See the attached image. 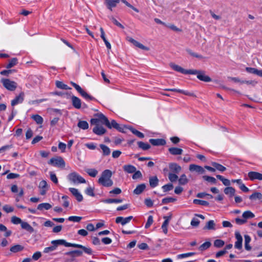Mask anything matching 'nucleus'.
I'll return each instance as SVG.
<instances>
[{
  "label": "nucleus",
  "mask_w": 262,
  "mask_h": 262,
  "mask_svg": "<svg viewBox=\"0 0 262 262\" xmlns=\"http://www.w3.org/2000/svg\"><path fill=\"white\" fill-rule=\"evenodd\" d=\"M112 172L110 170L106 169L102 171L101 177L99 178L98 182L104 187H111L113 185L111 179Z\"/></svg>",
  "instance_id": "f257e3e1"
},
{
  "label": "nucleus",
  "mask_w": 262,
  "mask_h": 262,
  "mask_svg": "<svg viewBox=\"0 0 262 262\" xmlns=\"http://www.w3.org/2000/svg\"><path fill=\"white\" fill-rule=\"evenodd\" d=\"M190 74L196 75L197 78L201 81L208 82L211 81V78L205 74L204 71H200L196 70H191Z\"/></svg>",
  "instance_id": "f03ea898"
},
{
  "label": "nucleus",
  "mask_w": 262,
  "mask_h": 262,
  "mask_svg": "<svg viewBox=\"0 0 262 262\" xmlns=\"http://www.w3.org/2000/svg\"><path fill=\"white\" fill-rule=\"evenodd\" d=\"M68 177L69 180L75 184L86 183L85 180L75 172H71Z\"/></svg>",
  "instance_id": "7ed1b4c3"
},
{
  "label": "nucleus",
  "mask_w": 262,
  "mask_h": 262,
  "mask_svg": "<svg viewBox=\"0 0 262 262\" xmlns=\"http://www.w3.org/2000/svg\"><path fill=\"white\" fill-rule=\"evenodd\" d=\"M48 164L57 167H63L65 162L62 158L56 156L51 158L48 162Z\"/></svg>",
  "instance_id": "20e7f679"
},
{
  "label": "nucleus",
  "mask_w": 262,
  "mask_h": 262,
  "mask_svg": "<svg viewBox=\"0 0 262 262\" xmlns=\"http://www.w3.org/2000/svg\"><path fill=\"white\" fill-rule=\"evenodd\" d=\"M1 82L3 86L9 91H14L17 88V83L9 79L2 78Z\"/></svg>",
  "instance_id": "39448f33"
},
{
  "label": "nucleus",
  "mask_w": 262,
  "mask_h": 262,
  "mask_svg": "<svg viewBox=\"0 0 262 262\" xmlns=\"http://www.w3.org/2000/svg\"><path fill=\"white\" fill-rule=\"evenodd\" d=\"M67 247H73L75 248H78L82 249L83 251L88 254H92V250L90 248L86 247L80 244H72L70 243L67 242Z\"/></svg>",
  "instance_id": "423d86ee"
},
{
  "label": "nucleus",
  "mask_w": 262,
  "mask_h": 262,
  "mask_svg": "<svg viewBox=\"0 0 262 262\" xmlns=\"http://www.w3.org/2000/svg\"><path fill=\"white\" fill-rule=\"evenodd\" d=\"M169 66L173 70L177 72H179L184 74H190L191 70H185L179 65L173 63H170Z\"/></svg>",
  "instance_id": "0eeeda50"
},
{
  "label": "nucleus",
  "mask_w": 262,
  "mask_h": 262,
  "mask_svg": "<svg viewBox=\"0 0 262 262\" xmlns=\"http://www.w3.org/2000/svg\"><path fill=\"white\" fill-rule=\"evenodd\" d=\"M235 237L236 241L235 243L234 247L237 249L241 250L242 248L243 237L239 231H235Z\"/></svg>",
  "instance_id": "6e6552de"
},
{
  "label": "nucleus",
  "mask_w": 262,
  "mask_h": 262,
  "mask_svg": "<svg viewBox=\"0 0 262 262\" xmlns=\"http://www.w3.org/2000/svg\"><path fill=\"white\" fill-rule=\"evenodd\" d=\"M108 128H114L121 133H124V128H127L125 126H121L115 120H112L111 122H110V125H106Z\"/></svg>",
  "instance_id": "1a4fd4ad"
},
{
  "label": "nucleus",
  "mask_w": 262,
  "mask_h": 262,
  "mask_svg": "<svg viewBox=\"0 0 262 262\" xmlns=\"http://www.w3.org/2000/svg\"><path fill=\"white\" fill-rule=\"evenodd\" d=\"M69 191L71 192L73 196L76 199L78 202L82 201L83 198L82 195L80 193L79 190L75 188H69Z\"/></svg>",
  "instance_id": "9d476101"
},
{
  "label": "nucleus",
  "mask_w": 262,
  "mask_h": 262,
  "mask_svg": "<svg viewBox=\"0 0 262 262\" xmlns=\"http://www.w3.org/2000/svg\"><path fill=\"white\" fill-rule=\"evenodd\" d=\"M119 2V0H104L105 5L111 11H112L113 8L116 7Z\"/></svg>",
  "instance_id": "9b49d317"
},
{
  "label": "nucleus",
  "mask_w": 262,
  "mask_h": 262,
  "mask_svg": "<svg viewBox=\"0 0 262 262\" xmlns=\"http://www.w3.org/2000/svg\"><path fill=\"white\" fill-rule=\"evenodd\" d=\"M133 218V216H129L125 218L122 216H118L116 218V223L117 224L120 223L122 226H124L128 223Z\"/></svg>",
  "instance_id": "f8f14e48"
},
{
  "label": "nucleus",
  "mask_w": 262,
  "mask_h": 262,
  "mask_svg": "<svg viewBox=\"0 0 262 262\" xmlns=\"http://www.w3.org/2000/svg\"><path fill=\"white\" fill-rule=\"evenodd\" d=\"M25 94L23 92L19 93V95L16 96L15 99L11 101V104L14 106L18 103H21L24 100Z\"/></svg>",
  "instance_id": "ddd939ff"
},
{
  "label": "nucleus",
  "mask_w": 262,
  "mask_h": 262,
  "mask_svg": "<svg viewBox=\"0 0 262 262\" xmlns=\"http://www.w3.org/2000/svg\"><path fill=\"white\" fill-rule=\"evenodd\" d=\"M248 176L250 180H262V174L258 172L250 171L248 173Z\"/></svg>",
  "instance_id": "4468645a"
},
{
  "label": "nucleus",
  "mask_w": 262,
  "mask_h": 262,
  "mask_svg": "<svg viewBox=\"0 0 262 262\" xmlns=\"http://www.w3.org/2000/svg\"><path fill=\"white\" fill-rule=\"evenodd\" d=\"M99 122H101V123L105 125H110V121L103 114L100 113L96 115Z\"/></svg>",
  "instance_id": "2eb2a0df"
},
{
  "label": "nucleus",
  "mask_w": 262,
  "mask_h": 262,
  "mask_svg": "<svg viewBox=\"0 0 262 262\" xmlns=\"http://www.w3.org/2000/svg\"><path fill=\"white\" fill-rule=\"evenodd\" d=\"M149 141L154 146L164 145L166 143L163 139H150Z\"/></svg>",
  "instance_id": "dca6fc26"
},
{
  "label": "nucleus",
  "mask_w": 262,
  "mask_h": 262,
  "mask_svg": "<svg viewBox=\"0 0 262 262\" xmlns=\"http://www.w3.org/2000/svg\"><path fill=\"white\" fill-rule=\"evenodd\" d=\"M93 132L97 135L101 136L106 132V130L102 126L97 125L93 128Z\"/></svg>",
  "instance_id": "f3484780"
},
{
  "label": "nucleus",
  "mask_w": 262,
  "mask_h": 262,
  "mask_svg": "<svg viewBox=\"0 0 262 262\" xmlns=\"http://www.w3.org/2000/svg\"><path fill=\"white\" fill-rule=\"evenodd\" d=\"M128 40L132 43L134 46H135L137 47H138L140 49H141L144 50L148 51L149 50V48L144 46L142 43H140L139 42L137 41V40H135L133 38H129Z\"/></svg>",
  "instance_id": "a211bd4d"
},
{
  "label": "nucleus",
  "mask_w": 262,
  "mask_h": 262,
  "mask_svg": "<svg viewBox=\"0 0 262 262\" xmlns=\"http://www.w3.org/2000/svg\"><path fill=\"white\" fill-rule=\"evenodd\" d=\"M71 100L72 105L75 108L79 109L81 108V102L79 98L75 96H73L71 97Z\"/></svg>",
  "instance_id": "6ab92c4d"
},
{
  "label": "nucleus",
  "mask_w": 262,
  "mask_h": 262,
  "mask_svg": "<svg viewBox=\"0 0 262 262\" xmlns=\"http://www.w3.org/2000/svg\"><path fill=\"white\" fill-rule=\"evenodd\" d=\"M189 169L190 171H194L201 174L205 172V170L202 166L195 164L190 165Z\"/></svg>",
  "instance_id": "aec40b11"
},
{
  "label": "nucleus",
  "mask_w": 262,
  "mask_h": 262,
  "mask_svg": "<svg viewBox=\"0 0 262 262\" xmlns=\"http://www.w3.org/2000/svg\"><path fill=\"white\" fill-rule=\"evenodd\" d=\"M159 179L157 176L150 177L149 178V185L152 188H155L159 184Z\"/></svg>",
  "instance_id": "412c9836"
},
{
  "label": "nucleus",
  "mask_w": 262,
  "mask_h": 262,
  "mask_svg": "<svg viewBox=\"0 0 262 262\" xmlns=\"http://www.w3.org/2000/svg\"><path fill=\"white\" fill-rule=\"evenodd\" d=\"M168 151L172 155H181L183 153V149L178 147H170L168 149Z\"/></svg>",
  "instance_id": "4be33fe9"
},
{
  "label": "nucleus",
  "mask_w": 262,
  "mask_h": 262,
  "mask_svg": "<svg viewBox=\"0 0 262 262\" xmlns=\"http://www.w3.org/2000/svg\"><path fill=\"white\" fill-rule=\"evenodd\" d=\"M169 167L171 171L175 173H179L181 170V167L174 163H170Z\"/></svg>",
  "instance_id": "5701e85b"
},
{
  "label": "nucleus",
  "mask_w": 262,
  "mask_h": 262,
  "mask_svg": "<svg viewBox=\"0 0 262 262\" xmlns=\"http://www.w3.org/2000/svg\"><path fill=\"white\" fill-rule=\"evenodd\" d=\"M24 247L21 245L17 244L12 246L10 248V251L12 253H17L18 252L22 251L24 249Z\"/></svg>",
  "instance_id": "b1692460"
},
{
  "label": "nucleus",
  "mask_w": 262,
  "mask_h": 262,
  "mask_svg": "<svg viewBox=\"0 0 262 262\" xmlns=\"http://www.w3.org/2000/svg\"><path fill=\"white\" fill-rule=\"evenodd\" d=\"M21 227L30 233L34 232L33 228L27 222H23L21 225Z\"/></svg>",
  "instance_id": "393cba45"
},
{
  "label": "nucleus",
  "mask_w": 262,
  "mask_h": 262,
  "mask_svg": "<svg viewBox=\"0 0 262 262\" xmlns=\"http://www.w3.org/2000/svg\"><path fill=\"white\" fill-rule=\"evenodd\" d=\"M123 168L124 171L128 173H134L136 170V168L134 166L130 164L124 165Z\"/></svg>",
  "instance_id": "a878e982"
},
{
  "label": "nucleus",
  "mask_w": 262,
  "mask_h": 262,
  "mask_svg": "<svg viewBox=\"0 0 262 262\" xmlns=\"http://www.w3.org/2000/svg\"><path fill=\"white\" fill-rule=\"evenodd\" d=\"M146 185L145 184H141L138 185L134 190V193L136 194H141L145 189Z\"/></svg>",
  "instance_id": "bb28decb"
},
{
  "label": "nucleus",
  "mask_w": 262,
  "mask_h": 262,
  "mask_svg": "<svg viewBox=\"0 0 262 262\" xmlns=\"http://www.w3.org/2000/svg\"><path fill=\"white\" fill-rule=\"evenodd\" d=\"M83 251L76 250L73 251H71L67 252V255H70L72 257L80 256L82 255Z\"/></svg>",
  "instance_id": "cd10ccee"
},
{
  "label": "nucleus",
  "mask_w": 262,
  "mask_h": 262,
  "mask_svg": "<svg viewBox=\"0 0 262 262\" xmlns=\"http://www.w3.org/2000/svg\"><path fill=\"white\" fill-rule=\"evenodd\" d=\"M245 249L247 251H250L251 250V247L250 246L249 243L251 241V237L248 235H245Z\"/></svg>",
  "instance_id": "c85d7f7f"
},
{
  "label": "nucleus",
  "mask_w": 262,
  "mask_h": 262,
  "mask_svg": "<svg viewBox=\"0 0 262 262\" xmlns=\"http://www.w3.org/2000/svg\"><path fill=\"white\" fill-rule=\"evenodd\" d=\"M52 208V205L48 203H43L37 206V209L39 210H49Z\"/></svg>",
  "instance_id": "c756f323"
},
{
  "label": "nucleus",
  "mask_w": 262,
  "mask_h": 262,
  "mask_svg": "<svg viewBox=\"0 0 262 262\" xmlns=\"http://www.w3.org/2000/svg\"><path fill=\"white\" fill-rule=\"evenodd\" d=\"M215 223L214 221L210 220L206 224L203 228L204 230H214L215 229Z\"/></svg>",
  "instance_id": "7c9ffc66"
},
{
  "label": "nucleus",
  "mask_w": 262,
  "mask_h": 262,
  "mask_svg": "<svg viewBox=\"0 0 262 262\" xmlns=\"http://www.w3.org/2000/svg\"><path fill=\"white\" fill-rule=\"evenodd\" d=\"M18 63V60L16 58H13L9 60L8 63L6 66V68L7 69L14 67Z\"/></svg>",
  "instance_id": "2f4dec72"
},
{
  "label": "nucleus",
  "mask_w": 262,
  "mask_h": 262,
  "mask_svg": "<svg viewBox=\"0 0 262 262\" xmlns=\"http://www.w3.org/2000/svg\"><path fill=\"white\" fill-rule=\"evenodd\" d=\"M211 165L215 168V169H217L220 171L223 172L226 170V168L225 167L216 162H213L211 163Z\"/></svg>",
  "instance_id": "473e14b6"
},
{
  "label": "nucleus",
  "mask_w": 262,
  "mask_h": 262,
  "mask_svg": "<svg viewBox=\"0 0 262 262\" xmlns=\"http://www.w3.org/2000/svg\"><path fill=\"white\" fill-rule=\"evenodd\" d=\"M100 147L102 150L103 155L106 156H108L111 153V150L108 147L104 144H100Z\"/></svg>",
  "instance_id": "72a5a7b5"
},
{
  "label": "nucleus",
  "mask_w": 262,
  "mask_h": 262,
  "mask_svg": "<svg viewBox=\"0 0 262 262\" xmlns=\"http://www.w3.org/2000/svg\"><path fill=\"white\" fill-rule=\"evenodd\" d=\"M137 144L139 147L144 150H147L150 148V145L147 143H144L142 141H139L138 142Z\"/></svg>",
  "instance_id": "f704fd0d"
},
{
  "label": "nucleus",
  "mask_w": 262,
  "mask_h": 262,
  "mask_svg": "<svg viewBox=\"0 0 262 262\" xmlns=\"http://www.w3.org/2000/svg\"><path fill=\"white\" fill-rule=\"evenodd\" d=\"M133 134L137 136L140 138H143L144 137V135L143 133L141 132L136 130V129L132 127H127Z\"/></svg>",
  "instance_id": "c9c22d12"
},
{
  "label": "nucleus",
  "mask_w": 262,
  "mask_h": 262,
  "mask_svg": "<svg viewBox=\"0 0 262 262\" xmlns=\"http://www.w3.org/2000/svg\"><path fill=\"white\" fill-rule=\"evenodd\" d=\"M85 171L91 177H95L98 174V171L93 168H87L85 170Z\"/></svg>",
  "instance_id": "e433bc0d"
},
{
  "label": "nucleus",
  "mask_w": 262,
  "mask_h": 262,
  "mask_svg": "<svg viewBox=\"0 0 262 262\" xmlns=\"http://www.w3.org/2000/svg\"><path fill=\"white\" fill-rule=\"evenodd\" d=\"M77 126L80 128L84 130L89 128V124L86 121H79L77 124Z\"/></svg>",
  "instance_id": "4c0bfd02"
},
{
  "label": "nucleus",
  "mask_w": 262,
  "mask_h": 262,
  "mask_svg": "<svg viewBox=\"0 0 262 262\" xmlns=\"http://www.w3.org/2000/svg\"><path fill=\"white\" fill-rule=\"evenodd\" d=\"M235 190L232 187H227L224 189V193L226 194H230V196L234 195Z\"/></svg>",
  "instance_id": "58836bf2"
},
{
  "label": "nucleus",
  "mask_w": 262,
  "mask_h": 262,
  "mask_svg": "<svg viewBox=\"0 0 262 262\" xmlns=\"http://www.w3.org/2000/svg\"><path fill=\"white\" fill-rule=\"evenodd\" d=\"M216 177L223 182L224 185L228 186L230 185V181L229 180L224 178L223 177L219 174L216 175Z\"/></svg>",
  "instance_id": "ea45409f"
},
{
  "label": "nucleus",
  "mask_w": 262,
  "mask_h": 262,
  "mask_svg": "<svg viewBox=\"0 0 262 262\" xmlns=\"http://www.w3.org/2000/svg\"><path fill=\"white\" fill-rule=\"evenodd\" d=\"M254 214L250 211H246L243 212L242 214V216L243 218H244L246 220L250 218H253L254 217Z\"/></svg>",
  "instance_id": "a19ab883"
},
{
  "label": "nucleus",
  "mask_w": 262,
  "mask_h": 262,
  "mask_svg": "<svg viewBox=\"0 0 262 262\" xmlns=\"http://www.w3.org/2000/svg\"><path fill=\"white\" fill-rule=\"evenodd\" d=\"M123 200L122 199H108L103 201V202L105 203H122Z\"/></svg>",
  "instance_id": "79ce46f5"
},
{
  "label": "nucleus",
  "mask_w": 262,
  "mask_h": 262,
  "mask_svg": "<svg viewBox=\"0 0 262 262\" xmlns=\"http://www.w3.org/2000/svg\"><path fill=\"white\" fill-rule=\"evenodd\" d=\"M249 199L250 200H256V199H262V194L260 192H256L252 193L249 196Z\"/></svg>",
  "instance_id": "37998d69"
},
{
  "label": "nucleus",
  "mask_w": 262,
  "mask_h": 262,
  "mask_svg": "<svg viewBox=\"0 0 262 262\" xmlns=\"http://www.w3.org/2000/svg\"><path fill=\"white\" fill-rule=\"evenodd\" d=\"M188 182V180L185 174H183L179 179V183L180 185H185Z\"/></svg>",
  "instance_id": "c03bdc74"
},
{
  "label": "nucleus",
  "mask_w": 262,
  "mask_h": 262,
  "mask_svg": "<svg viewBox=\"0 0 262 262\" xmlns=\"http://www.w3.org/2000/svg\"><path fill=\"white\" fill-rule=\"evenodd\" d=\"M32 118L38 124H41L43 122V118L42 117L38 115H34L32 116Z\"/></svg>",
  "instance_id": "a18cd8bd"
},
{
  "label": "nucleus",
  "mask_w": 262,
  "mask_h": 262,
  "mask_svg": "<svg viewBox=\"0 0 262 262\" xmlns=\"http://www.w3.org/2000/svg\"><path fill=\"white\" fill-rule=\"evenodd\" d=\"M193 202L195 204H199L205 206H208L209 205V203L207 201L204 200L194 199Z\"/></svg>",
  "instance_id": "49530a36"
},
{
  "label": "nucleus",
  "mask_w": 262,
  "mask_h": 262,
  "mask_svg": "<svg viewBox=\"0 0 262 262\" xmlns=\"http://www.w3.org/2000/svg\"><path fill=\"white\" fill-rule=\"evenodd\" d=\"M211 243L210 242H206L202 244L199 248L200 251H204L208 249L211 246Z\"/></svg>",
  "instance_id": "de8ad7c7"
},
{
  "label": "nucleus",
  "mask_w": 262,
  "mask_h": 262,
  "mask_svg": "<svg viewBox=\"0 0 262 262\" xmlns=\"http://www.w3.org/2000/svg\"><path fill=\"white\" fill-rule=\"evenodd\" d=\"M51 243L53 244V246H55L56 248L59 245H63L66 246V240L64 239H58L52 241Z\"/></svg>",
  "instance_id": "09e8293b"
},
{
  "label": "nucleus",
  "mask_w": 262,
  "mask_h": 262,
  "mask_svg": "<svg viewBox=\"0 0 262 262\" xmlns=\"http://www.w3.org/2000/svg\"><path fill=\"white\" fill-rule=\"evenodd\" d=\"M94 188L89 186V187H87L86 188V189L85 190V193L88 195L91 196H94L95 193L94 192Z\"/></svg>",
  "instance_id": "8fccbe9b"
},
{
  "label": "nucleus",
  "mask_w": 262,
  "mask_h": 262,
  "mask_svg": "<svg viewBox=\"0 0 262 262\" xmlns=\"http://www.w3.org/2000/svg\"><path fill=\"white\" fill-rule=\"evenodd\" d=\"M82 219V217L81 216H71L68 217V220L70 222L79 223L80 222Z\"/></svg>",
  "instance_id": "3c124183"
},
{
  "label": "nucleus",
  "mask_w": 262,
  "mask_h": 262,
  "mask_svg": "<svg viewBox=\"0 0 262 262\" xmlns=\"http://www.w3.org/2000/svg\"><path fill=\"white\" fill-rule=\"evenodd\" d=\"M11 221L14 224L17 225V224H20V225H21L22 223L23 222V221H22V220L20 218H19L16 216H12L11 217Z\"/></svg>",
  "instance_id": "603ef678"
},
{
  "label": "nucleus",
  "mask_w": 262,
  "mask_h": 262,
  "mask_svg": "<svg viewBox=\"0 0 262 262\" xmlns=\"http://www.w3.org/2000/svg\"><path fill=\"white\" fill-rule=\"evenodd\" d=\"M203 178L204 180H205L208 182H210L212 184H214L216 183V180L212 177L208 176H204L203 177Z\"/></svg>",
  "instance_id": "864d4df0"
},
{
  "label": "nucleus",
  "mask_w": 262,
  "mask_h": 262,
  "mask_svg": "<svg viewBox=\"0 0 262 262\" xmlns=\"http://www.w3.org/2000/svg\"><path fill=\"white\" fill-rule=\"evenodd\" d=\"M225 244V242L221 239H216L214 241L213 245L216 248H221Z\"/></svg>",
  "instance_id": "5fc2aeb1"
},
{
  "label": "nucleus",
  "mask_w": 262,
  "mask_h": 262,
  "mask_svg": "<svg viewBox=\"0 0 262 262\" xmlns=\"http://www.w3.org/2000/svg\"><path fill=\"white\" fill-rule=\"evenodd\" d=\"M166 90L168 91H171V92H174L182 93L185 95H190L189 93H188V92H186L182 90L176 89H167Z\"/></svg>",
  "instance_id": "6e6d98bb"
},
{
  "label": "nucleus",
  "mask_w": 262,
  "mask_h": 262,
  "mask_svg": "<svg viewBox=\"0 0 262 262\" xmlns=\"http://www.w3.org/2000/svg\"><path fill=\"white\" fill-rule=\"evenodd\" d=\"M187 52L190 54L191 56L195 57L196 58H198L199 59H203L204 57L200 54H196L194 52H193L190 49H187L186 50Z\"/></svg>",
  "instance_id": "4d7b16f0"
},
{
  "label": "nucleus",
  "mask_w": 262,
  "mask_h": 262,
  "mask_svg": "<svg viewBox=\"0 0 262 262\" xmlns=\"http://www.w3.org/2000/svg\"><path fill=\"white\" fill-rule=\"evenodd\" d=\"M80 94H81V95L82 97H83L85 99H86L87 100H92L95 99V98L94 97H93L92 96L89 95L86 92H85L83 90H82L80 93Z\"/></svg>",
  "instance_id": "13d9d810"
},
{
  "label": "nucleus",
  "mask_w": 262,
  "mask_h": 262,
  "mask_svg": "<svg viewBox=\"0 0 262 262\" xmlns=\"http://www.w3.org/2000/svg\"><path fill=\"white\" fill-rule=\"evenodd\" d=\"M176 199L171 198V197H168L162 199V203L163 204H167L171 202H174L176 201Z\"/></svg>",
  "instance_id": "bf43d9fd"
},
{
  "label": "nucleus",
  "mask_w": 262,
  "mask_h": 262,
  "mask_svg": "<svg viewBox=\"0 0 262 262\" xmlns=\"http://www.w3.org/2000/svg\"><path fill=\"white\" fill-rule=\"evenodd\" d=\"M173 187L171 183H169L162 186V189L164 192H167L172 189Z\"/></svg>",
  "instance_id": "052dcab7"
},
{
  "label": "nucleus",
  "mask_w": 262,
  "mask_h": 262,
  "mask_svg": "<svg viewBox=\"0 0 262 262\" xmlns=\"http://www.w3.org/2000/svg\"><path fill=\"white\" fill-rule=\"evenodd\" d=\"M168 179L171 182H174L178 180V177L174 173H169L168 174Z\"/></svg>",
  "instance_id": "680f3d73"
},
{
  "label": "nucleus",
  "mask_w": 262,
  "mask_h": 262,
  "mask_svg": "<svg viewBox=\"0 0 262 262\" xmlns=\"http://www.w3.org/2000/svg\"><path fill=\"white\" fill-rule=\"evenodd\" d=\"M154 221H153V217L152 215H149L148 217L147 222L145 225V228H148L150 225L152 224Z\"/></svg>",
  "instance_id": "e2e57ef3"
},
{
  "label": "nucleus",
  "mask_w": 262,
  "mask_h": 262,
  "mask_svg": "<svg viewBox=\"0 0 262 262\" xmlns=\"http://www.w3.org/2000/svg\"><path fill=\"white\" fill-rule=\"evenodd\" d=\"M200 221L195 217H193L190 223L191 225L194 227H197L200 224Z\"/></svg>",
  "instance_id": "0e129e2a"
},
{
  "label": "nucleus",
  "mask_w": 262,
  "mask_h": 262,
  "mask_svg": "<svg viewBox=\"0 0 262 262\" xmlns=\"http://www.w3.org/2000/svg\"><path fill=\"white\" fill-rule=\"evenodd\" d=\"M194 254H195V253H194V252H189V253L179 254L177 256V257L178 258H183L192 256Z\"/></svg>",
  "instance_id": "69168bd1"
},
{
  "label": "nucleus",
  "mask_w": 262,
  "mask_h": 262,
  "mask_svg": "<svg viewBox=\"0 0 262 262\" xmlns=\"http://www.w3.org/2000/svg\"><path fill=\"white\" fill-rule=\"evenodd\" d=\"M142 177V174L139 170H138V171L136 170L135 172H134V173L132 176L133 179L134 180H136L137 179H140V178H141Z\"/></svg>",
  "instance_id": "338daca9"
},
{
  "label": "nucleus",
  "mask_w": 262,
  "mask_h": 262,
  "mask_svg": "<svg viewBox=\"0 0 262 262\" xmlns=\"http://www.w3.org/2000/svg\"><path fill=\"white\" fill-rule=\"evenodd\" d=\"M3 210L7 213H10L13 211L14 209L12 207L6 205L3 207Z\"/></svg>",
  "instance_id": "774afa93"
}]
</instances>
